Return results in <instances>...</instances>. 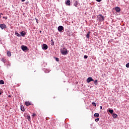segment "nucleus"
I'll return each mask as SVG.
<instances>
[{
	"label": "nucleus",
	"mask_w": 129,
	"mask_h": 129,
	"mask_svg": "<svg viewBox=\"0 0 129 129\" xmlns=\"http://www.w3.org/2000/svg\"><path fill=\"white\" fill-rule=\"evenodd\" d=\"M60 52H61V54H62V55H67L68 54V50L65 47H63L62 48H61Z\"/></svg>",
	"instance_id": "obj_1"
},
{
	"label": "nucleus",
	"mask_w": 129,
	"mask_h": 129,
	"mask_svg": "<svg viewBox=\"0 0 129 129\" xmlns=\"http://www.w3.org/2000/svg\"><path fill=\"white\" fill-rule=\"evenodd\" d=\"M97 20L99 22H103V21H104V16H102L101 14L97 16Z\"/></svg>",
	"instance_id": "obj_2"
},
{
	"label": "nucleus",
	"mask_w": 129,
	"mask_h": 129,
	"mask_svg": "<svg viewBox=\"0 0 129 129\" xmlns=\"http://www.w3.org/2000/svg\"><path fill=\"white\" fill-rule=\"evenodd\" d=\"M57 30L60 33H62L63 32L62 31V30H64V27L62 26H59L58 27Z\"/></svg>",
	"instance_id": "obj_3"
},
{
	"label": "nucleus",
	"mask_w": 129,
	"mask_h": 129,
	"mask_svg": "<svg viewBox=\"0 0 129 129\" xmlns=\"http://www.w3.org/2000/svg\"><path fill=\"white\" fill-rule=\"evenodd\" d=\"M91 81H94L93 79H92V77H90L88 78V79L87 80V82L88 83H90V82H91Z\"/></svg>",
	"instance_id": "obj_4"
},
{
	"label": "nucleus",
	"mask_w": 129,
	"mask_h": 129,
	"mask_svg": "<svg viewBox=\"0 0 129 129\" xmlns=\"http://www.w3.org/2000/svg\"><path fill=\"white\" fill-rule=\"evenodd\" d=\"M0 28L2 29V30L7 29V25H6L5 24H0Z\"/></svg>",
	"instance_id": "obj_5"
},
{
	"label": "nucleus",
	"mask_w": 129,
	"mask_h": 129,
	"mask_svg": "<svg viewBox=\"0 0 129 129\" xmlns=\"http://www.w3.org/2000/svg\"><path fill=\"white\" fill-rule=\"evenodd\" d=\"M21 49L23 50V51H27L28 49V47L25 45L21 46Z\"/></svg>",
	"instance_id": "obj_6"
},
{
	"label": "nucleus",
	"mask_w": 129,
	"mask_h": 129,
	"mask_svg": "<svg viewBox=\"0 0 129 129\" xmlns=\"http://www.w3.org/2000/svg\"><path fill=\"white\" fill-rule=\"evenodd\" d=\"M115 10L116 12H117V13L120 12V8H119V7H115Z\"/></svg>",
	"instance_id": "obj_7"
},
{
	"label": "nucleus",
	"mask_w": 129,
	"mask_h": 129,
	"mask_svg": "<svg viewBox=\"0 0 129 129\" xmlns=\"http://www.w3.org/2000/svg\"><path fill=\"white\" fill-rule=\"evenodd\" d=\"M42 49H44V50H47V49H48V45H47V44H44Z\"/></svg>",
	"instance_id": "obj_8"
},
{
	"label": "nucleus",
	"mask_w": 129,
	"mask_h": 129,
	"mask_svg": "<svg viewBox=\"0 0 129 129\" xmlns=\"http://www.w3.org/2000/svg\"><path fill=\"white\" fill-rule=\"evenodd\" d=\"M20 35H21L22 37H25V35H26V32L25 31H22L20 33Z\"/></svg>",
	"instance_id": "obj_9"
},
{
	"label": "nucleus",
	"mask_w": 129,
	"mask_h": 129,
	"mask_svg": "<svg viewBox=\"0 0 129 129\" xmlns=\"http://www.w3.org/2000/svg\"><path fill=\"white\" fill-rule=\"evenodd\" d=\"M25 104L26 106H30V105H31V103L29 101H26L25 102Z\"/></svg>",
	"instance_id": "obj_10"
},
{
	"label": "nucleus",
	"mask_w": 129,
	"mask_h": 129,
	"mask_svg": "<svg viewBox=\"0 0 129 129\" xmlns=\"http://www.w3.org/2000/svg\"><path fill=\"white\" fill-rule=\"evenodd\" d=\"M90 31H89L88 32V33L86 35V38H87V39H89V36H90Z\"/></svg>",
	"instance_id": "obj_11"
},
{
	"label": "nucleus",
	"mask_w": 129,
	"mask_h": 129,
	"mask_svg": "<svg viewBox=\"0 0 129 129\" xmlns=\"http://www.w3.org/2000/svg\"><path fill=\"white\" fill-rule=\"evenodd\" d=\"M94 116L95 117H99V113H96L94 114Z\"/></svg>",
	"instance_id": "obj_12"
},
{
	"label": "nucleus",
	"mask_w": 129,
	"mask_h": 129,
	"mask_svg": "<svg viewBox=\"0 0 129 129\" xmlns=\"http://www.w3.org/2000/svg\"><path fill=\"white\" fill-rule=\"evenodd\" d=\"M66 4L67 6H70V0H68Z\"/></svg>",
	"instance_id": "obj_13"
},
{
	"label": "nucleus",
	"mask_w": 129,
	"mask_h": 129,
	"mask_svg": "<svg viewBox=\"0 0 129 129\" xmlns=\"http://www.w3.org/2000/svg\"><path fill=\"white\" fill-rule=\"evenodd\" d=\"M7 55L9 56V57H11L12 56V54L11 53V51H8L7 52Z\"/></svg>",
	"instance_id": "obj_14"
},
{
	"label": "nucleus",
	"mask_w": 129,
	"mask_h": 129,
	"mask_svg": "<svg viewBox=\"0 0 129 129\" xmlns=\"http://www.w3.org/2000/svg\"><path fill=\"white\" fill-rule=\"evenodd\" d=\"M112 116H113V118H116V117H117V114H113Z\"/></svg>",
	"instance_id": "obj_15"
},
{
	"label": "nucleus",
	"mask_w": 129,
	"mask_h": 129,
	"mask_svg": "<svg viewBox=\"0 0 129 129\" xmlns=\"http://www.w3.org/2000/svg\"><path fill=\"white\" fill-rule=\"evenodd\" d=\"M21 110H22V111H25V108L23 106H21Z\"/></svg>",
	"instance_id": "obj_16"
},
{
	"label": "nucleus",
	"mask_w": 129,
	"mask_h": 129,
	"mask_svg": "<svg viewBox=\"0 0 129 129\" xmlns=\"http://www.w3.org/2000/svg\"><path fill=\"white\" fill-rule=\"evenodd\" d=\"M109 112H110V113H111V114H112V113H113V110H111V109H109L108 110Z\"/></svg>",
	"instance_id": "obj_17"
},
{
	"label": "nucleus",
	"mask_w": 129,
	"mask_h": 129,
	"mask_svg": "<svg viewBox=\"0 0 129 129\" xmlns=\"http://www.w3.org/2000/svg\"><path fill=\"white\" fill-rule=\"evenodd\" d=\"M15 34L16 35V36L17 37H21V35L20 34H19V33L15 32Z\"/></svg>",
	"instance_id": "obj_18"
},
{
	"label": "nucleus",
	"mask_w": 129,
	"mask_h": 129,
	"mask_svg": "<svg viewBox=\"0 0 129 129\" xmlns=\"http://www.w3.org/2000/svg\"><path fill=\"white\" fill-rule=\"evenodd\" d=\"M0 84H5V82L4 81V80H0Z\"/></svg>",
	"instance_id": "obj_19"
},
{
	"label": "nucleus",
	"mask_w": 129,
	"mask_h": 129,
	"mask_svg": "<svg viewBox=\"0 0 129 129\" xmlns=\"http://www.w3.org/2000/svg\"><path fill=\"white\" fill-rule=\"evenodd\" d=\"M92 105L93 106H96V103L94 102H93L92 103Z\"/></svg>",
	"instance_id": "obj_20"
},
{
	"label": "nucleus",
	"mask_w": 129,
	"mask_h": 129,
	"mask_svg": "<svg viewBox=\"0 0 129 129\" xmlns=\"http://www.w3.org/2000/svg\"><path fill=\"white\" fill-rule=\"evenodd\" d=\"M78 5V2H76L74 4L75 7H77V5Z\"/></svg>",
	"instance_id": "obj_21"
},
{
	"label": "nucleus",
	"mask_w": 129,
	"mask_h": 129,
	"mask_svg": "<svg viewBox=\"0 0 129 129\" xmlns=\"http://www.w3.org/2000/svg\"><path fill=\"white\" fill-rule=\"evenodd\" d=\"M97 80H96L95 81H94V84L95 85H97Z\"/></svg>",
	"instance_id": "obj_22"
},
{
	"label": "nucleus",
	"mask_w": 129,
	"mask_h": 129,
	"mask_svg": "<svg viewBox=\"0 0 129 129\" xmlns=\"http://www.w3.org/2000/svg\"><path fill=\"white\" fill-rule=\"evenodd\" d=\"M84 59H87V58H88V56L85 55L84 56Z\"/></svg>",
	"instance_id": "obj_23"
},
{
	"label": "nucleus",
	"mask_w": 129,
	"mask_h": 129,
	"mask_svg": "<svg viewBox=\"0 0 129 129\" xmlns=\"http://www.w3.org/2000/svg\"><path fill=\"white\" fill-rule=\"evenodd\" d=\"M51 42H52V46H54V40H53V39H51Z\"/></svg>",
	"instance_id": "obj_24"
},
{
	"label": "nucleus",
	"mask_w": 129,
	"mask_h": 129,
	"mask_svg": "<svg viewBox=\"0 0 129 129\" xmlns=\"http://www.w3.org/2000/svg\"><path fill=\"white\" fill-rule=\"evenodd\" d=\"M126 67L127 68H129V62H128L127 64H126Z\"/></svg>",
	"instance_id": "obj_25"
},
{
	"label": "nucleus",
	"mask_w": 129,
	"mask_h": 129,
	"mask_svg": "<svg viewBox=\"0 0 129 129\" xmlns=\"http://www.w3.org/2000/svg\"><path fill=\"white\" fill-rule=\"evenodd\" d=\"M27 119H28V120H30L31 119V116H27Z\"/></svg>",
	"instance_id": "obj_26"
},
{
	"label": "nucleus",
	"mask_w": 129,
	"mask_h": 129,
	"mask_svg": "<svg viewBox=\"0 0 129 129\" xmlns=\"http://www.w3.org/2000/svg\"><path fill=\"white\" fill-rule=\"evenodd\" d=\"M55 60L57 62H59V58L58 57H56Z\"/></svg>",
	"instance_id": "obj_27"
},
{
	"label": "nucleus",
	"mask_w": 129,
	"mask_h": 129,
	"mask_svg": "<svg viewBox=\"0 0 129 129\" xmlns=\"http://www.w3.org/2000/svg\"><path fill=\"white\" fill-rule=\"evenodd\" d=\"M33 117H34V116H37V114L33 113L32 115Z\"/></svg>",
	"instance_id": "obj_28"
},
{
	"label": "nucleus",
	"mask_w": 129,
	"mask_h": 129,
	"mask_svg": "<svg viewBox=\"0 0 129 129\" xmlns=\"http://www.w3.org/2000/svg\"><path fill=\"white\" fill-rule=\"evenodd\" d=\"M99 120V119L98 118L95 119V121L96 122L98 121Z\"/></svg>",
	"instance_id": "obj_29"
},
{
	"label": "nucleus",
	"mask_w": 129,
	"mask_h": 129,
	"mask_svg": "<svg viewBox=\"0 0 129 129\" xmlns=\"http://www.w3.org/2000/svg\"><path fill=\"white\" fill-rule=\"evenodd\" d=\"M2 61L4 62V63H5V62H6V60H5V59L3 58L2 59Z\"/></svg>",
	"instance_id": "obj_30"
},
{
	"label": "nucleus",
	"mask_w": 129,
	"mask_h": 129,
	"mask_svg": "<svg viewBox=\"0 0 129 129\" xmlns=\"http://www.w3.org/2000/svg\"><path fill=\"white\" fill-rule=\"evenodd\" d=\"M97 2H98L99 3H100V2H101L102 0H96Z\"/></svg>",
	"instance_id": "obj_31"
},
{
	"label": "nucleus",
	"mask_w": 129,
	"mask_h": 129,
	"mask_svg": "<svg viewBox=\"0 0 129 129\" xmlns=\"http://www.w3.org/2000/svg\"><path fill=\"white\" fill-rule=\"evenodd\" d=\"M3 18H4V19H5V20H7V19H8V18H7V17H5H5H3Z\"/></svg>",
	"instance_id": "obj_32"
},
{
	"label": "nucleus",
	"mask_w": 129,
	"mask_h": 129,
	"mask_svg": "<svg viewBox=\"0 0 129 129\" xmlns=\"http://www.w3.org/2000/svg\"><path fill=\"white\" fill-rule=\"evenodd\" d=\"M36 21V22L38 23V19H37V18L35 19Z\"/></svg>",
	"instance_id": "obj_33"
},
{
	"label": "nucleus",
	"mask_w": 129,
	"mask_h": 129,
	"mask_svg": "<svg viewBox=\"0 0 129 129\" xmlns=\"http://www.w3.org/2000/svg\"><path fill=\"white\" fill-rule=\"evenodd\" d=\"M100 109H102V106H100Z\"/></svg>",
	"instance_id": "obj_34"
},
{
	"label": "nucleus",
	"mask_w": 129,
	"mask_h": 129,
	"mask_svg": "<svg viewBox=\"0 0 129 129\" xmlns=\"http://www.w3.org/2000/svg\"><path fill=\"white\" fill-rule=\"evenodd\" d=\"M25 1H26V0H21V1L23 2H25Z\"/></svg>",
	"instance_id": "obj_35"
},
{
	"label": "nucleus",
	"mask_w": 129,
	"mask_h": 129,
	"mask_svg": "<svg viewBox=\"0 0 129 129\" xmlns=\"http://www.w3.org/2000/svg\"><path fill=\"white\" fill-rule=\"evenodd\" d=\"M0 18H2V16H1V15H0Z\"/></svg>",
	"instance_id": "obj_36"
},
{
	"label": "nucleus",
	"mask_w": 129,
	"mask_h": 129,
	"mask_svg": "<svg viewBox=\"0 0 129 129\" xmlns=\"http://www.w3.org/2000/svg\"><path fill=\"white\" fill-rule=\"evenodd\" d=\"M40 33H42V31H40Z\"/></svg>",
	"instance_id": "obj_37"
},
{
	"label": "nucleus",
	"mask_w": 129,
	"mask_h": 129,
	"mask_svg": "<svg viewBox=\"0 0 129 129\" xmlns=\"http://www.w3.org/2000/svg\"><path fill=\"white\" fill-rule=\"evenodd\" d=\"M1 94H2V93L0 92V95H1Z\"/></svg>",
	"instance_id": "obj_38"
},
{
	"label": "nucleus",
	"mask_w": 129,
	"mask_h": 129,
	"mask_svg": "<svg viewBox=\"0 0 129 129\" xmlns=\"http://www.w3.org/2000/svg\"><path fill=\"white\" fill-rule=\"evenodd\" d=\"M9 97H11V96H9Z\"/></svg>",
	"instance_id": "obj_39"
},
{
	"label": "nucleus",
	"mask_w": 129,
	"mask_h": 129,
	"mask_svg": "<svg viewBox=\"0 0 129 129\" xmlns=\"http://www.w3.org/2000/svg\"><path fill=\"white\" fill-rule=\"evenodd\" d=\"M53 98H55V97H54Z\"/></svg>",
	"instance_id": "obj_40"
}]
</instances>
